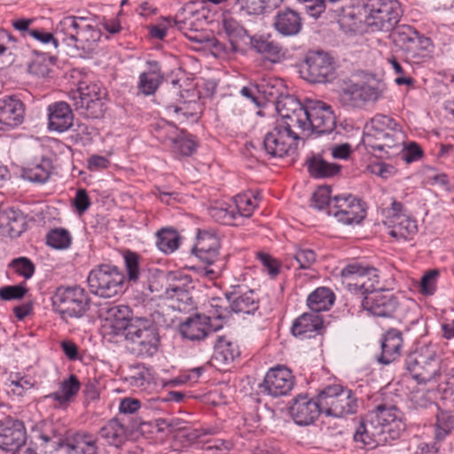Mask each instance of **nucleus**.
Segmentation results:
<instances>
[{
    "label": "nucleus",
    "instance_id": "18",
    "mask_svg": "<svg viewBox=\"0 0 454 454\" xmlns=\"http://www.w3.org/2000/svg\"><path fill=\"white\" fill-rule=\"evenodd\" d=\"M294 384L291 371L286 366L271 368L265 375L262 387L274 397L287 395Z\"/></svg>",
    "mask_w": 454,
    "mask_h": 454
},
{
    "label": "nucleus",
    "instance_id": "6",
    "mask_svg": "<svg viewBox=\"0 0 454 454\" xmlns=\"http://www.w3.org/2000/svg\"><path fill=\"white\" fill-rule=\"evenodd\" d=\"M106 90L99 83L88 81L78 82L77 90L70 93L76 110L87 118L98 119L104 115Z\"/></svg>",
    "mask_w": 454,
    "mask_h": 454
},
{
    "label": "nucleus",
    "instance_id": "43",
    "mask_svg": "<svg viewBox=\"0 0 454 454\" xmlns=\"http://www.w3.org/2000/svg\"><path fill=\"white\" fill-rule=\"evenodd\" d=\"M239 356L238 345L224 336H219L215 343L214 358L223 364H228Z\"/></svg>",
    "mask_w": 454,
    "mask_h": 454
},
{
    "label": "nucleus",
    "instance_id": "45",
    "mask_svg": "<svg viewBox=\"0 0 454 454\" xmlns=\"http://www.w3.org/2000/svg\"><path fill=\"white\" fill-rule=\"evenodd\" d=\"M421 35L408 25H401L392 32V39L395 44L404 52L409 49Z\"/></svg>",
    "mask_w": 454,
    "mask_h": 454
},
{
    "label": "nucleus",
    "instance_id": "7",
    "mask_svg": "<svg viewBox=\"0 0 454 454\" xmlns=\"http://www.w3.org/2000/svg\"><path fill=\"white\" fill-rule=\"evenodd\" d=\"M90 297L86 291L78 286H59L52 296L54 310L65 321L82 317L89 309Z\"/></svg>",
    "mask_w": 454,
    "mask_h": 454
},
{
    "label": "nucleus",
    "instance_id": "21",
    "mask_svg": "<svg viewBox=\"0 0 454 454\" xmlns=\"http://www.w3.org/2000/svg\"><path fill=\"white\" fill-rule=\"evenodd\" d=\"M25 105L16 96L0 98V130H10L24 121Z\"/></svg>",
    "mask_w": 454,
    "mask_h": 454
},
{
    "label": "nucleus",
    "instance_id": "9",
    "mask_svg": "<svg viewBox=\"0 0 454 454\" xmlns=\"http://www.w3.org/2000/svg\"><path fill=\"white\" fill-rule=\"evenodd\" d=\"M407 370L419 384L435 380L441 375V352L435 345L423 347L406 360Z\"/></svg>",
    "mask_w": 454,
    "mask_h": 454
},
{
    "label": "nucleus",
    "instance_id": "47",
    "mask_svg": "<svg viewBox=\"0 0 454 454\" xmlns=\"http://www.w3.org/2000/svg\"><path fill=\"white\" fill-rule=\"evenodd\" d=\"M284 0H235L239 10L248 15L258 16L267 9H274L279 6Z\"/></svg>",
    "mask_w": 454,
    "mask_h": 454
},
{
    "label": "nucleus",
    "instance_id": "48",
    "mask_svg": "<svg viewBox=\"0 0 454 454\" xmlns=\"http://www.w3.org/2000/svg\"><path fill=\"white\" fill-rule=\"evenodd\" d=\"M181 130L174 124L161 120L153 125L152 133L161 144L171 145L177 139Z\"/></svg>",
    "mask_w": 454,
    "mask_h": 454
},
{
    "label": "nucleus",
    "instance_id": "64",
    "mask_svg": "<svg viewBox=\"0 0 454 454\" xmlns=\"http://www.w3.org/2000/svg\"><path fill=\"white\" fill-rule=\"evenodd\" d=\"M387 62L391 65L395 73L398 74V76L395 79V82L397 85H413L414 80L412 77L405 75V71L401 66V64L397 61L395 57H391L387 59Z\"/></svg>",
    "mask_w": 454,
    "mask_h": 454
},
{
    "label": "nucleus",
    "instance_id": "29",
    "mask_svg": "<svg viewBox=\"0 0 454 454\" xmlns=\"http://www.w3.org/2000/svg\"><path fill=\"white\" fill-rule=\"evenodd\" d=\"M273 27L284 36H294L301 32L302 20L297 12L286 8L277 12L274 17Z\"/></svg>",
    "mask_w": 454,
    "mask_h": 454
},
{
    "label": "nucleus",
    "instance_id": "51",
    "mask_svg": "<svg viewBox=\"0 0 454 454\" xmlns=\"http://www.w3.org/2000/svg\"><path fill=\"white\" fill-rule=\"evenodd\" d=\"M6 385V392L13 397H22L29 392L34 385L35 380L27 377H20L19 374L11 376Z\"/></svg>",
    "mask_w": 454,
    "mask_h": 454
},
{
    "label": "nucleus",
    "instance_id": "10",
    "mask_svg": "<svg viewBox=\"0 0 454 454\" xmlns=\"http://www.w3.org/2000/svg\"><path fill=\"white\" fill-rule=\"evenodd\" d=\"M323 412L329 416L343 417L357 410V398L352 391L340 385H331L318 394Z\"/></svg>",
    "mask_w": 454,
    "mask_h": 454
},
{
    "label": "nucleus",
    "instance_id": "11",
    "mask_svg": "<svg viewBox=\"0 0 454 454\" xmlns=\"http://www.w3.org/2000/svg\"><path fill=\"white\" fill-rule=\"evenodd\" d=\"M124 279V275L117 267L103 264L90 270L87 282L91 293L111 298L122 292Z\"/></svg>",
    "mask_w": 454,
    "mask_h": 454
},
{
    "label": "nucleus",
    "instance_id": "5",
    "mask_svg": "<svg viewBox=\"0 0 454 454\" xmlns=\"http://www.w3.org/2000/svg\"><path fill=\"white\" fill-rule=\"evenodd\" d=\"M87 21L86 17H65L57 25L55 33L67 45L90 51L99 41L101 32Z\"/></svg>",
    "mask_w": 454,
    "mask_h": 454
},
{
    "label": "nucleus",
    "instance_id": "36",
    "mask_svg": "<svg viewBox=\"0 0 454 454\" xmlns=\"http://www.w3.org/2000/svg\"><path fill=\"white\" fill-rule=\"evenodd\" d=\"M53 170L52 162L49 158L42 157L27 164L22 169V176L30 182L45 183Z\"/></svg>",
    "mask_w": 454,
    "mask_h": 454
},
{
    "label": "nucleus",
    "instance_id": "55",
    "mask_svg": "<svg viewBox=\"0 0 454 454\" xmlns=\"http://www.w3.org/2000/svg\"><path fill=\"white\" fill-rule=\"evenodd\" d=\"M454 428V417L448 411H440L436 416L435 438L444 439Z\"/></svg>",
    "mask_w": 454,
    "mask_h": 454
},
{
    "label": "nucleus",
    "instance_id": "23",
    "mask_svg": "<svg viewBox=\"0 0 454 454\" xmlns=\"http://www.w3.org/2000/svg\"><path fill=\"white\" fill-rule=\"evenodd\" d=\"M169 27L176 26L190 41L204 43L209 42L207 35L202 32L205 20H201L199 13H191L189 17L176 20L165 19Z\"/></svg>",
    "mask_w": 454,
    "mask_h": 454
},
{
    "label": "nucleus",
    "instance_id": "52",
    "mask_svg": "<svg viewBox=\"0 0 454 454\" xmlns=\"http://www.w3.org/2000/svg\"><path fill=\"white\" fill-rule=\"evenodd\" d=\"M237 217H249L258 205V198L252 193L239 194L232 202Z\"/></svg>",
    "mask_w": 454,
    "mask_h": 454
},
{
    "label": "nucleus",
    "instance_id": "54",
    "mask_svg": "<svg viewBox=\"0 0 454 454\" xmlns=\"http://www.w3.org/2000/svg\"><path fill=\"white\" fill-rule=\"evenodd\" d=\"M70 233L61 228H56L50 231L46 236V243L48 246L55 249H67L71 245Z\"/></svg>",
    "mask_w": 454,
    "mask_h": 454
},
{
    "label": "nucleus",
    "instance_id": "20",
    "mask_svg": "<svg viewBox=\"0 0 454 454\" xmlns=\"http://www.w3.org/2000/svg\"><path fill=\"white\" fill-rule=\"evenodd\" d=\"M289 412L296 424L307 426L313 423L323 410L318 398L314 400L308 395H300L293 400Z\"/></svg>",
    "mask_w": 454,
    "mask_h": 454
},
{
    "label": "nucleus",
    "instance_id": "1",
    "mask_svg": "<svg viewBox=\"0 0 454 454\" xmlns=\"http://www.w3.org/2000/svg\"><path fill=\"white\" fill-rule=\"evenodd\" d=\"M284 113L289 120L296 123L301 136L314 133H331L335 128V115L331 106L322 101L311 102L303 106L294 96H284Z\"/></svg>",
    "mask_w": 454,
    "mask_h": 454
},
{
    "label": "nucleus",
    "instance_id": "57",
    "mask_svg": "<svg viewBox=\"0 0 454 454\" xmlns=\"http://www.w3.org/2000/svg\"><path fill=\"white\" fill-rule=\"evenodd\" d=\"M165 297L170 301H172V307H177L179 310L184 308L181 307V304H188V301H191L190 294L184 287L170 285L165 291Z\"/></svg>",
    "mask_w": 454,
    "mask_h": 454
},
{
    "label": "nucleus",
    "instance_id": "41",
    "mask_svg": "<svg viewBox=\"0 0 454 454\" xmlns=\"http://www.w3.org/2000/svg\"><path fill=\"white\" fill-rule=\"evenodd\" d=\"M222 22L223 29L229 39L231 51H239L240 50L239 41L249 36L247 30L230 15H223Z\"/></svg>",
    "mask_w": 454,
    "mask_h": 454
},
{
    "label": "nucleus",
    "instance_id": "3",
    "mask_svg": "<svg viewBox=\"0 0 454 454\" xmlns=\"http://www.w3.org/2000/svg\"><path fill=\"white\" fill-rule=\"evenodd\" d=\"M276 108L280 119L277 121L274 128L265 135L263 147L271 157L281 158L296 149L301 134L298 130L296 123L288 119L289 114L286 115L284 113L285 106L282 97L277 101Z\"/></svg>",
    "mask_w": 454,
    "mask_h": 454
},
{
    "label": "nucleus",
    "instance_id": "46",
    "mask_svg": "<svg viewBox=\"0 0 454 454\" xmlns=\"http://www.w3.org/2000/svg\"><path fill=\"white\" fill-rule=\"evenodd\" d=\"M156 238V246L164 254H171L180 246V236L174 229H161L157 232Z\"/></svg>",
    "mask_w": 454,
    "mask_h": 454
},
{
    "label": "nucleus",
    "instance_id": "63",
    "mask_svg": "<svg viewBox=\"0 0 454 454\" xmlns=\"http://www.w3.org/2000/svg\"><path fill=\"white\" fill-rule=\"evenodd\" d=\"M257 259L261 262L263 270L272 278L278 276L280 272V263L269 254L260 252L257 254Z\"/></svg>",
    "mask_w": 454,
    "mask_h": 454
},
{
    "label": "nucleus",
    "instance_id": "37",
    "mask_svg": "<svg viewBox=\"0 0 454 454\" xmlns=\"http://www.w3.org/2000/svg\"><path fill=\"white\" fill-rule=\"evenodd\" d=\"M227 298L230 301L231 309L236 313L250 314L258 309V296L253 290L246 292H232Z\"/></svg>",
    "mask_w": 454,
    "mask_h": 454
},
{
    "label": "nucleus",
    "instance_id": "59",
    "mask_svg": "<svg viewBox=\"0 0 454 454\" xmlns=\"http://www.w3.org/2000/svg\"><path fill=\"white\" fill-rule=\"evenodd\" d=\"M332 201L330 189L327 186H321L313 193L311 206L318 210L326 209L327 214L330 215Z\"/></svg>",
    "mask_w": 454,
    "mask_h": 454
},
{
    "label": "nucleus",
    "instance_id": "56",
    "mask_svg": "<svg viewBox=\"0 0 454 454\" xmlns=\"http://www.w3.org/2000/svg\"><path fill=\"white\" fill-rule=\"evenodd\" d=\"M9 268L12 269L19 276L23 277L25 280L31 278L35 271V263L25 256L12 259L9 263Z\"/></svg>",
    "mask_w": 454,
    "mask_h": 454
},
{
    "label": "nucleus",
    "instance_id": "24",
    "mask_svg": "<svg viewBox=\"0 0 454 454\" xmlns=\"http://www.w3.org/2000/svg\"><path fill=\"white\" fill-rule=\"evenodd\" d=\"M389 439L385 431L372 424L369 418L366 421L360 422L354 434V441L369 450L387 444Z\"/></svg>",
    "mask_w": 454,
    "mask_h": 454
},
{
    "label": "nucleus",
    "instance_id": "12",
    "mask_svg": "<svg viewBox=\"0 0 454 454\" xmlns=\"http://www.w3.org/2000/svg\"><path fill=\"white\" fill-rule=\"evenodd\" d=\"M341 277L348 290L354 293L367 295L380 289L378 270L373 267L358 262L349 263L342 269Z\"/></svg>",
    "mask_w": 454,
    "mask_h": 454
},
{
    "label": "nucleus",
    "instance_id": "32",
    "mask_svg": "<svg viewBox=\"0 0 454 454\" xmlns=\"http://www.w3.org/2000/svg\"><path fill=\"white\" fill-rule=\"evenodd\" d=\"M99 316L114 329H124L125 333L131 319L134 318L129 307L123 304L105 306L100 309Z\"/></svg>",
    "mask_w": 454,
    "mask_h": 454
},
{
    "label": "nucleus",
    "instance_id": "14",
    "mask_svg": "<svg viewBox=\"0 0 454 454\" xmlns=\"http://www.w3.org/2000/svg\"><path fill=\"white\" fill-rule=\"evenodd\" d=\"M333 58L324 51L310 52L306 57L305 65L301 71L305 80L312 83L328 82L333 75Z\"/></svg>",
    "mask_w": 454,
    "mask_h": 454
},
{
    "label": "nucleus",
    "instance_id": "34",
    "mask_svg": "<svg viewBox=\"0 0 454 454\" xmlns=\"http://www.w3.org/2000/svg\"><path fill=\"white\" fill-rule=\"evenodd\" d=\"M80 387L81 383L78 378L74 374H71L59 382L58 391L46 395L44 398L56 402L55 407L64 408L76 396Z\"/></svg>",
    "mask_w": 454,
    "mask_h": 454
},
{
    "label": "nucleus",
    "instance_id": "50",
    "mask_svg": "<svg viewBox=\"0 0 454 454\" xmlns=\"http://www.w3.org/2000/svg\"><path fill=\"white\" fill-rule=\"evenodd\" d=\"M338 22L347 31H357L361 28L362 18L357 10L353 6L341 7L337 11Z\"/></svg>",
    "mask_w": 454,
    "mask_h": 454
},
{
    "label": "nucleus",
    "instance_id": "61",
    "mask_svg": "<svg viewBox=\"0 0 454 454\" xmlns=\"http://www.w3.org/2000/svg\"><path fill=\"white\" fill-rule=\"evenodd\" d=\"M124 262L129 280L136 282L140 275L138 255L136 253L128 251L124 254Z\"/></svg>",
    "mask_w": 454,
    "mask_h": 454
},
{
    "label": "nucleus",
    "instance_id": "4",
    "mask_svg": "<svg viewBox=\"0 0 454 454\" xmlns=\"http://www.w3.org/2000/svg\"><path fill=\"white\" fill-rule=\"evenodd\" d=\"M125 343L129 353L137 358L146 359L158 353L160 338L150 319L135 317L127 327Z\"/></svg>",
    "mask_w": 454,
    "mask_h": 454
},
{
    "label": "nucleus",
    "instance_id": "13",
    "mask_svg": "<svg viewBox=\"0 0 454 454\" xmlns=\"http://www.w3.org/2000/svg\"><path fill=\"white\" fill-rule=\"evenodd\" d=\"M330 215L343 224L360 223L366 216V206L352 194H340L333 198Z\"/></svg>",
    "mask_w": 454,
    "mask_h": 454
},
{
    "label": "nucleus",
    "instance_id": "25",
    "mask_svg": "<svg viewBox=\"0 0 454 454\" xmlns=\"http://www.w3.org/2000/svg\"><path fill=\"white\" fill-rule=\"evenodd\" d=\"M25 216L20 210L0 206V235L17 238L25 231Z\"/></svg>",
    "mask_w": 454,
    "mask_h": 454
},
{
    "label": "nucleus",
    "instance_id": "31",
    "mask_svg": "<svg viewBox=\"0 0 454 454\" xmlns=\"http://www.w3.org/2000/svg\"><path fill=\"white\" fill-rule=\"evenodd\" d=\"M250 45L258 54L272 63L279 62L285 56L282 47L278 43L272 40L270 35L250 36Z\"/></svg>",
    "mask_w": 454,
    "mask_h": 454
},
{
    "label": "nucleus",
    "instance_id": "19",
    "mask_svg": "<svg viewBox=\"0 0 454 454\" xmlns=\"http://www.w3.org/2000/svg\"><path fill=\"white\" fill-rule=\"evenodd\" d=\"M398 305V301L393 294L378 290L365 295L362 301L364 309L379 317H394Z\"/></svg>",
    "mask_w": 454,
    "mask_h": 454
},
{
    "label": "nucleus",
    "instance_id": "44",
    "mask_svg": "<svg viewBox=\"0 0 454 454\" xmlns=\"http://www.w3.org/2000/svg\"><path fill=\"white\" fill-rule=\"evenodd\" d=\"M433 48L432 40L421 35L404 53L411 62L419 63L430 57Z\"/></svg>",
    "mask_w": 454,
    "mask_h": 454
},
{
    "label": "nucleus",
    "instance_id": "53",
    "mask_svg": "<svg viewBox=\"0 0 454 454\" xmlns=\"http://www.w3.org/2000/svg\"><path fill=\"white\" fill-rule=\"evenodd\" d=\"M170 146L175 153L189 156L195 152L197 144L192 135L182 129L177 136V139Z\"/></svg>",
    "mask_w": 454,
    "mask_h": 454
},
{
    "label": "nucleus",
    "instance_id": "40",
    "mask_svg": "<svg viewBox=\"0 0 454 454\" xmlns=\"http://www.w3.org/2000/svg\"><path fill=\"white\" fill-rule=\"evenodd\" d=\"M150 69L139 76L138 89L145 95L153 94L161 81L160 67L157 61H148Z\"/></svg>",
    "mask_w": 454,
    "mask_h": 454
},
{
    "label": "nucleus",
    "instance_id": "42",
    "mask_svg": "<svg viewBox=\"0 0 454 454\" xmlns=\"http://www.w3.org/2000/svg\"><path fill=\"white\" fill-rule=\"evenodd\" d=\"M334 302V294L327 287H318L307 299L309 308L314 312L328 310Z\"/></svg>",
    "mask_w": 454,
    "mask_h": 454
},
{
    "label": "nucleus",
    "instance_id": "2",
    "mask_svg": "<svg viewBox=\"0 0 454 454\" xmlns=\"http://www.w3.org/2000/svg\"><path fill=\"white\" fill-rule=\"evenodd\" d=\"M363 143L375 153L392 157L403 149L404 134L392 117L376 114L364 126Z\"/></svg>",
    "mask_w": 454,
    "mask_h": 454
},
{
    "label": "nucleus",
    "instance_id": "8",
    "mask_svg": "<svg viewBox=\"0 0 454 454\" xmlns=\"http://www.w3.org/2000/svg\"><path fill=\"white\" fill-rule=\"evenodd\" d=\"M364 11V21L372 31L393 30L402 14L401 5L397 0H368Z\"/></svg>",
    "mask_w": 454,
    "mask_h": 454
},
{
    "label": "nucleus",
    "instance_id": "33",
    "mask_svg": "<svg viewBox=\"0 0 454 454\" xmlns=\"http://www.w3.org/2000/svg\"><path fill=\"white\" fill-rule=\"evenodd\" d=\"M402 333L396 329H390L383 336L381 341V354L378 358L380 364H389L401 355L403 347Z\"/></svg>",
    "mask_w": 454,
    "mask_h": 454
},
{
    "label": "nucleus",
    "instance_id": "15",
    "mask_svg": "<svg viewBox=\"0 0 454 454\" xmlns=\"http://www.w3.org/2000/svg\"><path fill=\"white\" fill-rule=\"evenodd\" d=\"M27 440L25 425L21 420L5 417L0 420V449L14 453Z\"/></svg>",
    "mask_w": 454,
    "mask_h": 454
},
{
    "label": "nucleus",
    "instance_id": "27",
    "mask_svg": "<svg viewBox=\"0 0 454 454\" xmlns=\"http://www.w3.org/2000/svg\"><path fill=\"white\" fill-rule=\"evenodd\" d=\"M324 329L322 317L317 313H303L292 325V333L300 338H311L321 334Z\"/></svg>",
    "mask_w": 454,
    "mask_h": 454
},
{
    "label": "nucleus",
    "instance_id": "28",
    "mask_svg": "<svg viewBox=\"0 0 454 454\" xmlns=\"http://www.w3.org/2000/svg\"><path fill=\"white\" fill-rule=\"evenodd\" d=\"M129 427L119 418L109 419L98 431V436L107 444L121 447L129 437Z\"/></svg>",
    "mask_w": 454,
    "mask_h": 454
},
{
    "label": "nucleus",
    "instance_id": "58",
    "mask_svg": "<svg viewBox=\"0 0 454 454\" xmlns=\"http://www.w3.org/2000/svg\"><path fill=\"white\" fill-rule=\"evenodd\" d=\"M439 276L438 270L427 271L419 281V292L424 295H433L436 291Z\"/></svg>",
    "mask_w": 454,
    "mask_h": 454
},
{
    "label": "nucleus",
    "instance_id": "22",
    "mask_svg": "<svg viewBox=\"0 0 454 454\" xmlns=\"http://www.w3.org/2000/svg\"><path fill=\"white\" fill-rule=\"evenodd\" d=\"M220 328H222V325L211 323V317L195 315L183 322L179 326V331L184 338L191 340H201L211 332H215Z\"/></svg>",
    "mask_w": 454,
    "mask_h": 454
},
{
    "label": "nucleus",
    "instance_id": "26",
    "mask_svg": "<svg viewBox=\"0 0 454 454\" xmlns=\"http://www.w3.org/2000/svg\"><path fill=\"white\" fill-rule=\"evenodd\" d=\"M48 129L59 133L67 131L73 125L74 114L64 101L54 102L47 107Z\"/></svg>",
    "mask_w": 454,
    "mask_h": 454
},
{
    "label": "nucleus",
    "instance_id": "49",
    "mask_svg": "<svg viewBox=\"0 0 454 454\" xmlns=\"http://www.w3.org/2000/svg\"><path fill=\"white\" fill-rule=\"evenodd\" d=\"M209 214L216 222L223 224L233 225L236 224L237 213L233 207L232 203L228 202H216L209 207Z\"/></svg>",
    "mask_w": 454,
    "mask_h": 454
},
{
    "label": "nucleus",
    "instance_id": "17",
    "mask_svg": "<svg viewBox=\"0 0 454 454\" xmlns=\"http://www.w3.org/2000/svg\"><path fill=\"white\" fill-rule=\"evenodd\" d=\"M382 95L378 87L369 84L350 83L346 85L340 93V102L351 107H363L368 102L377 101Z\"/></svg>",
    "mask_w": 454,
    "mask_h": 454
},
{
    "label": "nucleus",
    "instance_id": "35",
    "mask_svg": "<svg viewBox=\"0 0 454 454\" xmlns=\"http://www.w3.org/2000/svg\"><path fill=\"white\" fill-rule=\"evenodd\" d=\"M67 454H98L97 439L89 433H77L67 440Z\"/></svg>",
    "mask_w": 454,
    "mask_h": 454
},
{
    "label": "nucleus",
    "instance_id": "62",
    "mask_svg": "<svg viewBox=\"0 0 454 454\" xmlns=\"http://www.w3.org/2000/svg\"><path fill=\"white\" fill-rule=\"evenodd\" d=\"M294 258L298 262L299 268L309 269L316 262L317 255L310 248L300 247L295 251Z\"/></svg>",
    "mask_w": 454,
    "mask_h": 454
},
{
    "label": "nucleus",
    "instance_id": "30",
    "mask_svg": "<svg viewBox=\"0 0 454 454\" xmlns=\"http://www.w3.org/2000/svg\"><path fill=\"white\" fill-rule=\"evenodd\" d=\"M218 238L208 231H199L193 254L207 264H212L218 255Z\"/></svg>",
    "mask_w": 454,
    "mask_h": 454
},
{
    "label": "nucleus",
    "instance_id": "60",
    "mask_svg": "<svg viewBox=\"0 0 454 454\" xmlns=\"http://www.w3.org/2000/svg\"><path fill=\"white\" fill-rule=\"evenodd\" d=\"M27 292L26 281L14 286H4L0 288V299L3 301L21 300Z\"/></svg>",
    "mask_w": 454,
    "mask_h": 454
},
{
    "label": "nucleus",
    "instance_id": "39",
    "mask_svg": "<svg viewBox=\"0 0 454 454\" xmlns=\"http://www.w3.org/2000/svg\"><path fill=\"white\" fill-rule=\"evenodd\" d=\"M308 171L315 178H329L339 174L340 166L324 160L319 155H314L306 161Z\"/></svg>",
    "mask_w": 454,
    "mask_h": 454
},
{
    "label": "nucleus",
    "instance_id": "16",
    "mask_svg": "<svg viewBox=\"0 0 454 454\" xmlns=\"http://www.w3.org/2000/svg\"><path fill=\"white\" fill-rule=\"evenodd\" d=\"M368 418L380 429H383L390 439L399 436L400 427L403 424L400 419V412L397 408L390 404H379L368 413Z\"/></svg>",
    "mask_w": 454,
    "mask_h": 454
},
{
    "label": "nucleus",
    "instance_id": "38",
    "mask_svg": "<svg viewBox=\"0 0 454 454\" xmlns=\"http://www.w3.org/2000/svg\"><path fill=\"white\" fill-rule=\"evenodd\" d=\"M387 225L389 235L398 240L411 239L418 231L416 221L407 215L394 216Z\"/></svg>",
    "mask_w": 454,
    "mask_h": 454
}]
</instances>
